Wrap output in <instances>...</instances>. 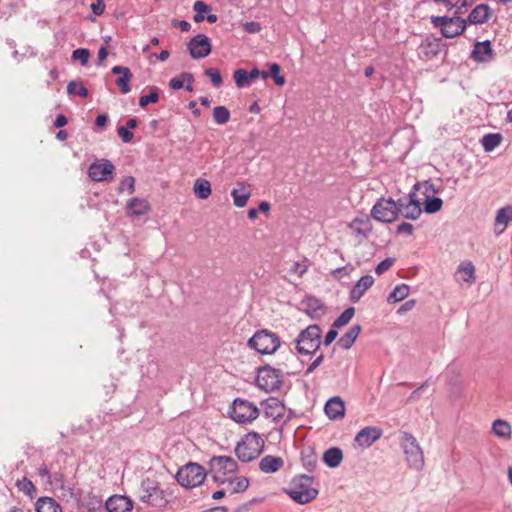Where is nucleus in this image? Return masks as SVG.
I'll return each instance as SVG.
<instances>
[{"mask_svg": "<svg viewBox=\"0 0 512 512\" xmlns=\"http://www.w3.org/2000/svg\"><path fill=\"white\" fill-rule=\"evenodd\" d=\"M314 478L308 475H299L293 478L291 486L286 490L292 500L298 504H307L313 501L318 490L313 487Z\"/></svg>", "mask_w": 512, "mask_h": 512, "instance_id": "f257e3e1", "label": "nucleus"}, {"mask_svg": "<svg viewBox=\"0 0 512 512\" xmlns=\"http://www.w3.org/2000/svg\"><path fill=\"white\" fill-rule=\"evenodd\" d=\"M321 328L317 324L309 325L302 330L294 340L295 349L298 354L311 355L321 345Z\"/></svg>", "mask_w": 512, "mask_h": 512, "instance_id": "f03ea898", "label": "nucleus"}, {"mask_svg": "<svg viewBox=\"0 0 512 512\" xmlns=\"http://www.w3.org/2000/svg\"><path fill=\"white\" fill-rule=\"evenodd\" d=\"M208 466L209 473L217 484H224L227 478L235 476L238 471L237 462L230 456H213Z\"/></svg>", "mask_w": 512, "mask_h": 512, "instance_id": "7ed1b4c3", "label": "nucleus"}, {"mask_svg": "<svg viewBox=\"0 0 512 512\" xmlns=\"http://www.w3.org/2000/svg\"><path fill=\"white\" fill-rule=\"evenodd\" d=\"M263 446V439L256 432H250L237 443L235 454L240 461L250 462L260 455Z\"/></svg>", "mask_w": 512, "mask_h": 512, "instance_id": "20e7f679", "label": "nucleus"}, {"mask_svg": "<svg viewBox=\"0 0 512 512\" xmlns=\"http://www.w3.org/2000/svg\"><path fill=\"white\" fill-rule=\"evenodd\" d=\"M280 345L281 341L279 336L268 329L256 331L248 340V346L263 355L274 354L279 349Z\"/></svg>", "mask_w": 512, "mask_h": 512, "instance_id": "39448f33", "label": "nucleus"}, {"mask_svg": "<svg viewBox=\"0 0 512 512\" xmlns=\"http://www.w3.org/2000/svg\"><path fill=\"white\" fill-rule=\"evenodd\" d=\"M206 469L198 463H188L181 467L177 474V482L185 488L200 486L208 475Z\"/></svg>", "mask_w": 512, "mask_h": 512, "instance_id": "423d86ee", "label": "nucleus"}, {"mask_svg": "<svg viewBox=\"0 0 512 512\" xmlns=\"http://www.w3.org/2000/svg\"><path fill=\"white\" fill-rule=\"evenodd\" d=\"M401 447L409 467L417 471L422 470L424 466V455L416 438L410 433L403 432L401 435Z\"/></svg>", "mask_w": 512, "mask_h": 512, "instance_id": "0eeeda50", "label": "nucleus"}, {"mask_svg": "<svg viewBox=\"0 0 512 512\" xmlns=\"http://www.w3.org/2000/svg\"><path fill=\"white\" fill-rule=\"evenodd\" d=\"M229 416L237 423L246 424L251 423L259 416L258 407L245 399L236 398L229 411Z\"/></svg>", "mask_w": 512, "mask_h": 512, "instance_id": "6e6552de", "label": "nucleus"}, {"mask_svg": "<svg viewBox=\"0 0 512 512\" xmlns=\"http://www.w3.org/2000/svg\"><path fill=\"white\" fill-rule=\"evenodd\" d=\"M431 23L439 28L446 38H454L462 34L466 28V20L460 17L432 16Z\"/></svg>", "mask_w": 512, "mask_h": 512, "instance_id": "1a4fd4ad", "label": "nucleus"}, {"mask_svg": "<svg viewBox=\"0 0 512 512\" xmlns=\"http://www.w3.org/2000/svg\"><path fill=\"white\" fill-rule=\"evenodd\" d=\"M371 215L379 222L391 223L398 215L397 202L392 198H380L372 207Z\"/></svg>", "mask_w": 512, "mask_h": 512, "instance_id": "9d476101", "label": "nucleus"}, {"mask_svg": "<svg viewBox=\"0 0 512 512\" xmlns=\"http://www.w3.org/2000/svg\"><path fill=\"white\" fill-rule=\"evenodd\" d=\"M256 383L259 388L265 391H273L281 386V372L270 366L259 368Z\"/></svg>", "mask_w": 512, "mask_h": 512, "instance_id": "9b49d317", "label": "nucleus"}, {"mask_svg": "<svg viewBox=\"0 0 512 512\" xmlns=\"http://www.w3.org/2000/svg\"><path fill=\"white\" fill-rule=\"evenodd\" d=\"M115 167L110 160L101 159L93 162L88 169V176L95 182H108L113 179Z\"/></svg>", "mask_w": 512, "mask_h": 512, "instance_id": "f8f14e48", "label": "nucleus"}, {"mask_svg": "<svg viewBox=\"0 0 512 512\" xmlns=\"http://www.w3.org/2000/svg\"><path fill=\"white\" fill-rule=\"evenodd\" d=\"M397 209L398 214L410 220H416L422 214L421 204L415 199L414 194L398 199Z\"/></svg>", "mask_w": 512, "mask_h": 512, "instance_id": "ddd939ff", "label": "nucleus"}, {"mask_svg": "<svg viewBox=\"0 0 512 512\" xmlns=\"http://www.w3.org/2000/svg\"><path fill=\"white\" fill-rule=\"evenodd\" d=\"M187 48L193 59H202L211 53L212 45L206 35L197 34L188 42Z\"/></svg>", "mask_w": 512, "mask_h": 512, "instance_id": "4468645a", "label": "nucleus"}, {"mask_svg": "<svg viewBox=\"0 0 512 512\" xmlns=\"http://www.w3.org/2000/svg\"><path fill=\"white\" fill-rule=\"evenodd\" d=\"M383 431L376 426H367L361 429L355 436L354 442L361 448H368L381 438Z\"/></svg>", "mask_w": 512, "mask_h": 512, "instance_id": "2eb2a0df", "label": "nucleus"}, {"mask_svg": "<svg viewBox=\"0 0 512 512\" xmlns=\"http://www.w3.org/2000/svg\"><path fill=\"white\" fill-rule=\"evenodd\" d=\"M264 415L273 421H280L285 416L284 404L275 397H270L262 403Z\"/></svg>", "mask_w": 512, "mask_h": 512, "instance_id": "dca6fc26", "label": "nucleus"}, {"mask_svg": "<svg viewBox=\"0 0 512 512\" xmlns=\"http://www.w3.org/2000/svg\"><path fill=\"white\" fill-rule=\"evenodd\" d=\"M471 58L476 62L487 63L494 59V53L489 40L476 42L471 52Z\"/></svg>", "mask_w": 512, "mask_h": 512, "instance_id": "f3484780", "label": "nucleus"}, {"mask_svg": "<svg viewBox=\"0 0 512 512\" xmlns=\"http://www.w3.org/2000/svg\"><path fill=\"white\" fill-rule=\"evenodd\" d=\"M108 512H131L133 503L130 498L123 495H114L105 502Z\"/></svg>", "mask_w": 512, "mask_h": 512, "instance_id": "a211bd4d", "label": "nucleus"}, {"mask_svg": "<svg viewBox=\"0 0 512 512\" xmlns=\"http://www.w3.org/2000/svg\"><path fill=\"white\" fill-rule=\"evenodd\" d=\"M440 52V43L435 38H426L421 42L417 49V54L420 59L431 60Z\"/></svg>", "mask_w": 512, "mask_h": 512, "instance_id": "6ab92c4d", "label": "nucleus"}, {"mask_svg": "<svg viewBox=\"0 0 512 512\" xmlns=\"http://www.w3.org/2000/svg\"><path fill=\"white\" fill-rule=\"evenodd\" d=\"M374 283V278L371 275L362 276L352 287L349 295V300L352 303H357L365 292L371 288Z\"/></svg>", "mask_w": 512, "mask_h": 512, "instance_id": "aec40b11", "label": "nucleus"}, {"mask_svg": "<svg viewBox=\"0 0 512 512\" xmlns=\"http://www.w3.org/2000/svg\"><path fill=\"white\" fill-rule=\"evenodd\" d=\"M324 410L329 419H341L345 414L344 402L340 397H333L326 402Z\"/></svg>", "mask_w": 512, "mask_h": 512, "instance_id": "412c9836", "label": "nucleus"}, {"mask_svg": "<svg viewBox=\"0 0 512 512\" xmlns=\"http://www.w3.org/2000/svg\"><path fill=\"white\" fill-rule=\"evenodd\" d=\"M113 74L120 75L116 79V85L119 87L121 93L127 94L131 91L129 82L132 78V74L129 68L124 66H114L111 70Z\"/></svg>", "mask_w": 512, "mask_h": 512, "instance_id": "4be33fe9", "label": "nucleus"}, {"mask_svg": "<svg viewBox=\"0 0 512 512\" xmlns=\"http://www.w3.org/2000/svg\"><path fill=\"white\" fill-rule=\"evenodd\" d=\"M127 213L130 216H143L150 211V205L146 199L132 198L126 205Z\"/></svg>", "mask_w": 512, "mask_h": 512, "instance_id": "5701e85b", "label": "nucleus"}, {"mask_svg": "<svg viewBox=\"0 0 512 512\" xmlns=\"http://www.w3.org/2000/svg\"><path fill=\"white\" fill-rule=\"evenodd\" d=\"M455 279L458 283L471 285L475 281V268L471 262H463L457 268Z\"/></svg>", "mask_w": 512, "mask_h": 512, "instance_id": "b1692460", "label": "nucleus"}, {"mask_svg": "<svg viewBox=\"0 0 512 512\" xmlns=\"http://www.w3.org/2000/svg\"><path fill=\"white\" fill-rule=\"evenodd\" d=\"M226 486V491L234 494V493H242L247 490L249 486V480L245 476H232L227 478V481L224 482Z\"/></svg>", "mask_w": 512, "mask_h": 512, "instance_id": "393cba45", "label": "nucleus"}, {"mask_svg": "<svg viewBox=\"0 0 512 512\" xmlns=\"http://www.w3.org/2000/svg\"><path fill=\"white\" fill-rule=\"evenodd\" d=\"M489 16V6L486 4H479L471 11L466 22L475 25L483 24L488 21Z\"/></svg>", "mask_w": 512, "mask_h": 512, "instance_id": "a878e982", "label": "nucleus"}, {"mask_svg": "<svg viewBox=\"0 0 512 512\" xmlns=\"http://www.w3.org/2000/svg\"><path fill=\"white\" fill-rule=\"evenodd\" d=\"M512 221V206H506L497 211L495 218V232L501 234Z\"/></svg>", "mask_w": 512, "mask_h": 512, "instance_id": "bb28decb", "label": "nucleus"}, {"mask_svg": "<svg viewBox=\"0 0 512 512\" xmlns=\"http://www.w3.org/2000/svg\"><path fill=\"white\" fill-rule=\"evenodd\" d=\"M284 461L281 457L267 455L259 462V469L264 473H275L282 468Z\"/></svg>", "mask_w": 512, "mask_h": 512, "instance_id": "cd10ccee", "label": "nucleus"}, {"mask_svg": "<svg viewBox=\"0 0 512 512\" xmlns=\"http://www.w3.org/2000/svg\"><path fill=\"white\" fill-rule=\"evenodd\" d=\"M141 488L143 490V494L140 497V500L143 503L151 504V498L157 494H162L163 491L159 488L158 484L150 479H146L142 482Z\"/></svg>", "mask_w": 512, "mask_h": 512, "instance_id": "c85d7f7f", "label": "nucleus"}, {"mask_svg": "<svg viewBox=\"0 0 512 512\" xmlns=\"http://www.w3.org/2000/svg\"><path fill=\"white\" fill-rule=\"evenodd\" d=\"M360 332H361V326L353 325L352 327L349 328V330L345 334H343L340 337V339L338 340V345L344 350L350 349L352 347V345L354 344V342Z\"/></svg>", "mask_w": 512, "mask_h": 512, "instance_id": "c756f323", "label": "nucleus"}, {"mask_svg": "<svg viewBox=\"0 0 512 512\" xmlns=\"http://www.w3.org/2000/svg\"><path fill=\"white\" fill-rule=\"evenodd\" d=\"M492 432L498 438L509 440L512 437V428L511 425L502 419H496L492 423Z\"/></svg>", "mask_w": 512, "mask_h": 512, "instance_id": "7c9ffc66", "label": "nucleus"}, {"mask_svg": "<svg viewBox=\"0 0 512 512\" xmlns=\"http://www.w3.org/2000/svg\"><path fill=\"white\" fill-rule=\"evenodd\" d=\"M36 512H62L61 506L52 498L43 497L35 504Z\"/></svg>", "mask_w": 512, "mask_h": 512, "instance_id": "2f4dec72", "label": "nucleus"}, {"mask_svg": "<svg viewBox=\"0 0 512 512\" xmlns=\"http://www.w3.org/2000/svg\"><path fill=\"white\" fill-rule=\"evenodd\" d=\"M343 459V453L340 448L333 447L325 451L323 455V461L331 468H335L340 465Z\"/></svg>", "mask_w": 512, "mask_h": 512, "instance_id": "473e14b6", "label": "nucleus"}, {"mask_svg": "<svg viewBox=\"0 0 512 512\" xmlns=\"http://www.w3.org/2000/svg\"><path fill=\"white\" fill-rule=\"evenodd\" d=\"M350 229L356 236L366 237L371 232V224L368 219H354L350 223Z\"/></svg>", "mask_w": 512, "mask_h": 512, "instance_id": "72a5a7b5", "label": "nucleus"}, {"mask_svg": "<svg viewBox=\"0 0 512 512\" xmlns=\"http://www.w3.org/2000/svg\"><path fill=\"white\" fill-rule=\"evenodd\" d=\"M502 135L500 133H488L481 139V144L485 152H491L498 147L502 142Z\"/></svg>", "mask_w": 512, "mask_h": 512, "instance_id": "f704fd0d", "label": "nucleus"}, {"mask_svg": "<svg viewBox=\"0 0 512 512\" xmlns=\"http://www.w3.org/2000/svg\"><path fill=\"white\" fill-rule=\"evenodd\" d=\"M193 190L195 195L202 200L207 199L212 193L210 182L202 178L195 181Z\"/></svg>", "mask_w": 512, "mask_h": 512, "instance_id": "c9c22d12", "label": "nucleus"}, {"mask_svg": "<svg viewBox=\"0 0 512 512\" xmlns=\"http://www.w3.org/2000/svg\"><path fill=\"white\" fill-rule=\"evenodd\" d=\"M410 292V288L406 284L397 285L393 291L389 294L387 301L390 304L400 302L404 300Z\"/></svg>", "mask_w": 512, "mask_h": 512, "instance_id": "e433bc0d", "label": "nucleus"}, {"mask_svg": "<svg viewBox=\"0 0 512 512\" xmlns=\"http://www.w3.org/2000/svg\"><path fill=\"white\" fill-rule=\"evenodd\" d=\"M192 84L194 77L189 72H183L178 77H174L169 81V87L173 90H179L184 87V83Z\"/></svg>", "mask_w": 512, "mask_h": 512, "instance_id": "4c0bfd02", "label": "nucleus"}, {"mask_svg": "<svg viewBox=\"0 0 512 512\" xmlns=\"http://www.w3.org/2000/svg\"><path fill=\"white\" fill-rule=\"evenodd\" d=\"M231 196L233 198L234 205L236 207L242 208L246 206L250 197V193L246 191L244 187H242L241 189L234 188L231 191Z\"/></svg>", "mask_w": 512, "mask_h": 512, "instance_id": "58836bf2", "label": "nucleus"}, {"mask_svg": "<svg viewBox=\"0 0 512 512\" xmlns=\"http://www.w3.org/2000/svg\"><path fill=\"white\" fill-rule=\"evenodd\" d=\"M159 93L160 89L158 87H150L149 94L140 97L139 106L145 108L150 103H157L159 101Z\"/></svg>", "mask_w": 512, "mask_h": 512, "instance_id": "ea45409f", "label": "nucleus"}, {"mask_svg": "<svg viewBox=\"0 0 512 512\" xmlns=\"http://www.w3.org/2000/svg\"><path fill=\"white\" fill-rule=\"evenodd\" d=\"M215 123L224 125L230 120V111L225 106H216L213 109Z\"/></svg>", "mask_w": 512, "mask_h": 512, "instance_id": "a19ab883", "label": "nucleus"}, {"mask_svg": "<svg viewBox=\"0 0 512 512\" xmlns=\"http://www.w3.org/2000/svg\"><path fill=\"white\" fill-rule=\"evenodd\" d=\"M443 201L438 197L427 196L424 202V211L428 214H433L441 210Z\"/></svg>", "mask_w": 512, "mask_h": 512, "instance_id": "79ce46f5", "label": "nucleus"}, {"mask_svg": "<svg viewBox=\"0 0 512 512\" xmlns=\"http://www.w3.org/2000/svg\"><path fill=\"white\" fill-rule=\"evenodd\" d=\"M355 314V309L353 307H349L345 309L334 321L333 327L334 328H340L342 326H345L350 322V320L353 318Z\"/></svg>", "mask_w": 512, "mask_h": 512, "instance_id": "37998d69", "label": "nucleus"}, {"mask_svg": "<svg viewBox=\"0 0 512 512\" xmlns=\"http://www.w3.org/2000/svg\"><path fill=\"white\" fill-rule=\"evenodd\" d=\"M193 10L195 11V15L193 17L195 22H202L205 19L204 13L211 10V7L204 3L203 1H196L193 5Z\"/></svg>", "mask_w": 512, "mask_h": 512, "instance_id": "c03bdc74", "label": "nucleus"}, {"mask_svg": "<svg viewBox=\"0 0 512 512\" xmlns=\"http://www.w3.org/2000/svg\"><path fill=\"white\" fill-rule=\"evenodd\" d=\"M233 78L235 80V84L238 88H245L249 86L250 80L248 77V72L244 69H237L234 71Z\"/></svg>", "mask_w": 512, "mask_h": 512, "instance_id": "a18cd8bd", "label": "nucleus"}, {"mask_svg": "<svg viewBox=\"0 0 512 512\" xmlns=\"http://www.w3.org/2000/svg\"><path fill=\"white\" fill-rule=\"evenodd\" d=\"M67 92H68V94L78 95L83 98L88 96L87 88L82 83H77L74 81L70 82L67 85Z\"/></svg>", "mask_w": 512, "mask_h": 512, "instance_id": "49530a36", "label": "nucleus"}, {"mask_svg": "<svg viewBox=\"0 0 512 512\" xmlns=\"http://www.w3.org/2000/svg\"><path fill=\"white\" fill-rule=\"evenodd\" d=\"M90 57V52L85 48H78L72 52V59L77 60L81 65H87Z\"/></svg>", "mask_w": 512, "mask_h": 512, "instance_id": "de8ad7c7", "label": "nucleus"}, {"mask_svg": "<svg viewBox=\"0 0 512 512\" xmlns=\"http://www.w3.org/2000/svg\"><path fill=\"white\" fill-rule=\"evenodd\" d=\"M280 65L277 63H273L270 65V77L273 78L275 84L277 86H283L285 84V78L280 75Z\"/></svg>", "mask_w": 512, "mask_h": 512, "instance_id": "09e8293b", "label": "nucleus"}, {"mask_svg": "<svg viewBox=\"0 0 512 512\" xmlns=\"http://www.w3.org/2000/svg\"><path fill=\"white\" fill-rule=\"evenodd\" d=\"M205 75L208 76L215 87H220L223 83L222 76L217 68H208L205 70Z\"/></svg>", "mask_w": 512, "mask_h": 512, "instance_id": "8fccbe9b", "label": "nucleus"}, {"mask_svg": "<svg viewBox=\"0 0 512 512\" xmlns=\"http://www.w3.org/2000/svg\"><path fill=\"white\" fill-rule=\"evenodd\" d=\"M308 270L307 260L294 262L290 268V273L297 275L298 277L303 276Z\"/></svg>", "mask_w": 512, "mask_h": 512, "instance_id": "3c124183", "label": "nucleus"}, {"mask_svg": "<svg viewBox=\"0 0 512 512\" xmlns=\"http://www.w3.org/2000/svg\"><path fill=\"white\" fill-rule=\"evenodd\" d=\"M127 190L129 194H132L135 190V179L132 176L124 177L119 185V191L123 192Z\"/></svg>", "mask_w": 512, "mask_h": 512, "instance_id": "603ef678", "label": "nucleus"}, {"mask_svg": "<svg viewBox=\"0 0 512 512\" xmlns=\"http://www.w3.org/2000/svg\"><path fill=\"white\" fill-rule=\"evenodd\" d=\"M354 270V267L351 264H347L343 267H339L334 269L331 274L335 279H341L344 276H348L352 271Z\"/></svg>", "mask_w": 512, "mask_h": 512, "instance_id": "864d4df0", "label": "nucleus"}, {"mask_svg": "<svg viewBox=\"0 0 512 512\" xmlns=\"http://www.w3.org/2000/svg\"><path fill=\"white\" fill-rule=\"evenodd\" d=\"M90 512H97L102 508V500L96 496L90 497L85 504Z\"/></svg>", "mask_w": 512, "mask_h": 512, "instance_id": "5fc2aeb1", "label": "nucleus"}, {"mask_svg": "<svg viewBox=\"0 0 512 512\" xmlns=\"http://www.w3.org/2000/svg\"><path fill=\"white\" fill-rule=\"evenodd\" d=\"M117 133L124 143H129L133 139V133L124 126L118 127Z\"/></svg>", "mask_w": 512, "mask_h": 512, "instance_id": "6e6d98bb", "label": "nucleus"}, {"mask_svg": "<svg viewBox=\"0 0 512 512\" xmlns=\"http://www.w3.org/2000/svg\"><path fill=\"white\" fill-rule=\"evenodd\" d=\"M394 263V260L391 258H386L383 261H381L375 268V272L378 275H381L385 271H387Z\"/></svg>", "mask_w": 512, "mask_h": 512, "instance_id": "4d7b16f0", "label": "nucleus"}, {"mask_svg": "<svg viewBox=\"0 0 512 512\" xmlns=\"http://www.w3.org/2000/svg\"><path fill=\"white\" fill-rule=\"evenodd\" d=\"M105 7V2L103 0H96L90 5L91 10L97 16L104 13Z\"/></svg>", "mask_w": 512, "mask_h": 512, "instance_id": "13d9d810", "label": "nucleus"}, {"mask_svg": "<svg viewBox=\"0 0 512 512\" xmlns=\"http://www.w3.org/2000/svg\"><path fill=\"white\" fill-rule=\"evenodd\" d=\"M244 31L254 34L261 30V25L258 22L250 21L243 24Z\"/></svg>", "mask_w": 512, "mask_h": 512, "instance_id": "bf43d9fd", "label": "nucleus"}, {"mask_svg": "<svg viewBox=\"0 0 512 512\" xmlns=\"http://www.w3.org/2000/svg\"><path fill=\"white\" fill-rule=\"evenodd\" d=\"M324 360V355L323 354H320L319 356H317L307 367L306 369V374H311L312 372H314V370L321 365V363L323 362Z\"/></svg>", "mask_w": 512, "mask_h": 512, "instance_id": "052dcab7", "label": "nucleus"}, {"mask_svg": "<svg viewBox=\"0 0 512 512\" xmlns=\"http://www.w3.org/2000/svg\"><path fill=\"white\" fill-rule=\"evenodd\" d=\"M397 233L398 234H408V235H411L413 233V225L410 224V223H401L398 227H397Z\"/></svg>", "mask_w": 512, "mask_h": 512, "instance_id": "680f3d73", "label": "nucleus"}, {"mask_svg": "<svg viewBox=\"0 0 512 512\" xmlns=\"http://www.w3.org/2000/svg\"><path fill=\"white\" fill-rule=\"evenodd\" d=\"M338 333L336 331V328L333 327V329H330L327 334L325 335V338H324V345L325 346H328L330 345L337 337Z\"/></svg>", "mask_w": 512, "mask_h": 512, "instance_id": "e2e57ef3", "label": "nucleus"}, {"mask_svg": "<svg viewBox=\"0 0 512 512\" xmlns=\"http://www.w3.org/2000/svg\"><path fill=\"white\" fill-rule=\"evenodd\" d=\"M415 303H416V302H415V300H413V299H412V300H408V301H406L404 304H402V305L399 307V309H398L397 313H398V314H404L405 312H407V311H409V310L413 309V307L415 306Z\"/></svg>", "mask_w": 512, "mask_h": 512, "instance_id": "0e129e2a", "label": "nucleus"}, {"mask_svg": "<svg viewBox=\"0 0 512 512\" xmlns=\"http://www.w3.org/2000/svg\"><path fill=\"white\" fill-rule=\"evenodd\" d=\"M174 27H178L183 32H188L191 29V24L188 21L181 20V21H173L172 22Z\"/></svg>", "mask_w": 512, "mask_h": 512, "instance_id": "69168bd1", "label": "nucleus"}, {"mask_svg": "<svg viewBox=\"0 0 512 512\" xmlns=\"http://www.w3.org/2000/svg\"><path fill=\"white\" fill-rule=\"evenodd\" d=\"M108 122V116L105 114H100L96 117L95 124L98 127H103Z\"/></svg>", "mask_w": 512, "mask_h": 512, "instance_id": "338daca9", "label": "nucleus"}, {"mask_svg": "<svg viewBox=\"0 0 512 512\" xmlns=\"http://www.w3.org/2000/svg\"><path fill=\"white\" fill-rule=\"evenodd\" d=\"M66 124H67V118L63 114H60L56 117V120L54 122L55 127L60 128V127L65 126Z\"/></svg>", "mask_w": 512, "mask_h": 512, "instance_id": "774afa93", "label": "nucleus"}]
</instances>
